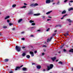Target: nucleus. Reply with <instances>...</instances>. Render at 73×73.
<instances>
[{
    "instance_id": "nucleus-19",
    "label": "nucleus",
    "mask_w": 73,
    "mask_h": 73,
    "mask_svg": "<svg viewBox=\"0 0 73 73\" xmlns=\"http://www.w3.org/2000/svg\"><path fill=\"white\" fill-rule=\"evenodd\" d=\"M32 14H33V12H30L28 13V15H32Z\"/></svg>"
},
{
    "instance_id": "nucleus-35",
    "label": "nucleus",
    "mask_w": 73,
    "mask_h": 73,
    "mask_svg": "<svg viewBox=\"0 0 73 73\" xmlns=\"http://www.w3.org/2000/svg\"><path fill=\"white\" fill-rule=\"evenodd\" d=\"M56 35V33L53 34H52V36H55V35Z\"/></svg>"
},
{
    "instance_id": "nucleus-5",
    "label": "nucleus",
    "mask_w": 73,
    "mask_h": 73,
    "mask_svg": "<svg viewBox=\"0 0 73 73\" xmlns=\"http://www.w3.org/2000/svg\"><path fill=\"white\" fill-rule=\"evenodd\" d=\"M52 37H51L50 38H48L47 39V42H49L50 41V40H52Z\"/></svg>"
},
{
    "instance_id": "nucleus-60",
    "label": "nucleus",
    "mask_w": 73,
    "mask_h": 73,
    "mask_svg": "<svg viewBox=\"0 0 73 73\" xmlns=\"http://www.w3.org/2000/svg\"><path fill=\"white\" fill-rule=\"evenodd\" d=\"M53 5H54V4H55V3H52Z\"/></svg>"
},
{
    "instance_id": "nucleus-8",
    "label": "nucleus",
    "mask_w": 73,
    "mask_h": 73,
    "mask_svg": "<svg viewBox=\"0 0 73 73\" xmlns=\"http://www.w3.org/2000/svg\"><path fill=\"white\" fill-rule=\"evenodd\" d=\"M56 57H54V58H51V59L53 61H54V60H56Z\"/></svg>"
},
{
    "instance_id": "nucleus-4",
    "label": "nucleus",
    "mask_w": 73,
    "mask_h": 73,
    "mask_svg": "<svg viewBox=\"0 0 73 73\" xmlns=\"http://www.w3.org/2000/svg\"><path fill=\"white\" fill-rule=\"evenodd\" d=\"M46 4H49L50 3V0H46Z\"/></svg>"
},
{
    "instance_id": "nucleus-45",
    "label": "nucleus",
    "mask_w": 73,
    "mask_h": 73,
    "mask_svg": "<svg viewBox=\"0 0 73 73\" xmlns=\"http://www.w3.org/2000/svg\"><path fill=\"white\" fill-rule=\"evenodd\" d=\"M59 3H60V2L59 1H58V2L57 3V4L58 5V4H59Z\"/></svg>"
},
{
    "instance_id": "nucleus-21",
    "label": "nucleus",
    "mask_w": 73,
    "mask_h": 73,
    "mask_svg": "<svg viewBox=\"0 0 73 73\" xmlns=\"http://www.w3.org/2000/svg\"><path fill=\"white\" fill-rule=\"evenodd\" d=\"M26 7H27L26 6H24L22 7H21V8H26Z\"/></svg>"
},
{
    "instance_id": "nucleus-59",
    "label": "nucleus",
    "mask_w": 73,
    "mask_h": 73,
    "mask_svg": "<svg viewBox=\"0 0 73 73\" xmlns=\"http://www.w3.org/2000/svg\"><path fill=\"white\" fill-rule=\"evenodd\" d=\"M58 61V60H56V62H57V61Z\"/></svg>"
},
{
    "instance_id": "nucleus-58",
    "label": "nucleus",
    "mask_w": 73,
    "mask_h": 73,
    "mask_svg": "<svg viewBox=\"0 0 73 73\" xmlns=\"http://www.w3.org/2000/svg\"><path fill=\"white\" fill-rule=\"evenodd\" d=\"M57 32V30H55L54 31V32Z\"/></svg>"
},
{
    "instance_id": "nucleus-39",
    "label": "nucleus",
    "mask_w": 73,
    "mask_h": 73,
    "mask_svg": "<svg viewBox=\"0 0 73 73\" xmlns=\"http://www.w3.org/2000/svg\"><path fill=\"white\" fill-rule=\"evenodd\" d=\"M7 28V27L6 26H4L3 27V28Z\"/></svg>"
},
{
    "instance_id": "nucleus-3",
    "label": "nucleus",
    "mask_w": 73,
    "mask_h": 73,
    "mask_svg": "<svg viewBox=\"0 0 73 73\" xmlns=\"http://www.w3.org/2000/svg\"><path fill=\"white\" fill-rule=\"evenodd\" d=\"M22 66H23V65H22L20 67H18V66L15 69V70H17L18 69H20V68H21V67H22Z\"/></svg>"
},
{
    "instance_id": "nucleus-17",
    "label": "nucleus",
    "mask_w": 73,
    "mask_h": 73,
    "mask_svg": "<svg viewBox=\"0 0 73 73\" xmlns=\"http://www.w3.org/2000/svg\"><path fill=\"white\" fill-rule=\"evenodd\" d=\"M23 21V19H19L18 21V23H20L21 21Z\"/></svg>"
},
{
    "instance_id": "nucleus-51",
    "label": "nucleus",
    "mask_w": 73,
    "mask_h": 73,
    "mask_svg": "<svg viewBox=\"0 0 73 73\" xmlns=\"http://www.w3.org/2000/svg\"><path fill=\"white\" fill-rule=\"evenodd\" d=\"M58 25H57L55 26V27H58Z\"/></svg>"
},
{
    "instance_id": "nucleus-54",
    "label": "nucleus",
    "mask_w": 73,
    "mask_h": 73,
    "mask_svg": "<svg viewBox=\"0 0 73 73\" xmlns=\"http://www.w3.org/2000/svg\"><path fill=\"white\" fill-rule=\"evenodd\" d=\"M32 65H35V63H32Z\"/></svg>"
},
{
    "instance_id": "nucleus-16",
    "label": "nucleus",
    "mask_w": 73,
    "mask_h": 73,
    "mask_svg": "<svg viewBox=\"0 0 73 73\" xmlns=\"http://www.w3.org/2000/svg\"><path fill=\"white\" fill-rule=\"evenodd\" d=\"M69 52H73V49L72 48L71 49H70L69 50Z\"/></svg>"
},
{
    "instance_id": "nucleus-13",
    "label": "nucleus",
    "mask_w": 73,
    "mask_h": 73,
    "mask_svg": "<svg viewBox=\"0 0 73 73\" xmlns=\"http://www.w3.org/2000/svg\"><path fill=\"white\" fill-rule=\"evenodd\" d=\"M66 13V11L65 10L63 11L62 13V14H65Z\"/></svg>"
},
{
    "instance_id": "nucleus-36",
    "label": "nucleus",
    "mask_w": 73,
    "mask_h": 73,
    "mask_svg": "<svg viewBox=\"0 0 73 73\" xmlns=\"http://www.w3.org/2000/svg\"><path fill=\"white\" fill-rule=\"evenodd\" d=\"M63 51H64V52H66V49H64Z\"/></svg>"
},
{
    "instance_id": "nucleus-52",
    "label": "nucleus",
    "mask_w": 73,
    "mask_h": 73,
    "mask_svg": "<svg viewBox=\"0 0 73 73\" xmlns=\"http://www.w3.org/2000/svg\"><path fill=\"white\" fill-rule=\"evenodd\" d=\"M49 20H51L50 19H47V21H49Z\"/></svg>"
},
{
    "instance_id": "nucleus-1",
    "label": "nucleus",
    "mask_w": 73,
    "mask_h": 73,
    "mask_svg": "<svg viewBox=\"0 0 73 73\" xmlns=\"http://www.w3.org/2000/svg\"><path fill=\"white\" fill-rule=\"evenodd\" d=\"M50 66H47V70H49L51 69H52L53 68V65L52 64H50Z\"/></svg>"
},
{
    "instance_id": "nucleus-18",
    "label": "nucleus",
    "mask_w": 73,
    "mask_h": 73,
    "mask_svg": "<svg viewBox=\"0 0 73 73\" xmlns=\"http://www.w3.org/2000/svg\"><path fill=\"white\" fill-rule=\"evenodd\" d=\"M8 61H9V59H6L5 60V62H7Z\"/></svg>"
},
{
    "instance_id": "nucleus-46",
    "label": "nucleus",
    "mask_w": 73,
    "mask_h": 73,
    "mask_svg": "<svg viewBox=\"0 0 73 73\" xmlns=\"http://www.w3.org/2000/svg\"><path fill=\"white\" fill-rule=\"evenodd\" d=\"M25 48V47H24V46H23V47H22V49H24V48Z\"/></svg>"
},
{
    "instance_id": "nucleus-7",
    "label": "nucleus",
    "mask_w": 73,
    "mask_h": 73,
    "mask_svg": "<svg viewBox=\"0 0 73 73\" xmlns=\"http://www.w3.org/2000/svg\"><path fill=\"white\" fill-rule=\"evenodd\" d=\"M67 21H68L69 23H72V21L70 19H67Z\"/></svg>"
},
{
    "instance_id": "nucleus-55",
    "label": "nucleus",
    "mask_w": 73,
    "mask_h": 73,
    "mask_svg": "<svg viewBox=\"0 0 73 73\" xmlns=\"http://www.w3.org/2000/svg\"><path fill=\"white\" fill-rule=\"evenodd\" d=\"M43 50L44 52H45V51H46V50L45 49H43Z\"/></svg>"
},
{
    "instance_id": "nucleus-42",
    "label": "nucleus",
    "mask_w": 73,
    "mask_h": 73,
    "mask_svg": "<svg viewBox=\"0 0 73 73\" xmlns=\"http://www.w3.org/2000/svg\"><path fill=\"white\" fill-rule=\"evenodd\" d=\"M42 55L43 56H44V54H45V53H43L42 54Z\"/></svg>"
},
{
    "instance_id": "nucleus-29",
    "label": "nucleus",
    "mask_w": 73,
    "mask_h": 73,
    "mask_svg": "<svg viewBox=\"0 0 73 73\" xmlns=\"http://www.w3.org/2000/svg\"><path fill=\"white\" fill-rule=\"evenodd\" d=\"M59 64H62V62L61 61L59 62Z\"/></svg>"
},
{
    "instance_id": "nucleus-49",
    "label": "nucleus",
    "mask_w": 73,
    "mask_h": 73,
    "mask_svg": "<svg viewBox=\"0 0 73 73\" xmlns=\"http://www.w3.org/2000/svg\"><path fill=\"white\" fill-rule=\"evenodd\" d=\"M63 35H64V36H65V37H66V36H67L66 35H65V34H63Z\"/></svg>"
},
{
    "instance_id": "nucleus-25",
    "label": "nucleus",
    "mask_w": 73,
    "mask_h": 73,
    "mask_svg": "<svg viewBox=\"0 0 73 73\" xmlns=\"http://www.w3.org/2000/svg\"><path fill=\"white\" fill-rule=\"evenodd\" d=\"M16 5H12V7H13V8H14V7H16Z\"/></svg>"
},
{
    "instance_id": "nucleus-50",
    "label": "nucleus",
    "mask_w": 73,
    "mask_h": 73,
    "mask_svg": "<svg viewBox=\"0 0 73 73\" xmlns=\"http://www.w3.org/2000/svg\"><path fill=\"white\" fill-rule=\"evenodd\" d=\"M34 53H37V51H35Z\"/></svg>"
},
{
    "instance_id": "nucleus-33",
    "label": "nucleus",
    "mask_w": 73,
    "mask_h": 73,
    "mask_svg": "<svg viewBox=\"0 0 73 73\" xmlns=\"http://www.w3.org/2000/svg\"><path fill=\"white\" fill-rule=\"evenodd\" d=\"M68 1V0H65L64 1V3H66V2H67Z\"/></svg>"
},
{
    "instance_id": "nucleus-37",
    "label": "nucleus",
    "mask_w": 73,
    "mask_h": 73,
    "mask_svg": "<svg viewBox=\"0 0 73 73\" xmlns=\"http://www.w3.org/2000/svg\"><path fill=\"white\" fill-rule=\"evenodd\" d=\"M49 29H50V28H48V29H47L46 30V31L47 32H48V31H49Z\"/></svg>"
},
{
    "instance_id": "nucleus-32",
    "label": "nucleus",
    "mask_w": 73,
    "mask_h": 73,
    "mask_svg": "<svg viewBox=\"0 0 73 73\" xmlns=\"http://www.w3.org/2000/svg\"><path fill=\"white\" fill-rule=\"evenodd\" d=\"M67 16V14H66V15H63V17H65V16Z\"/></svg>"
},
{
    "instance_id": "nucleus-40",
    "label": "nucleus",
    "mask_w": 73,
    "mask_h": 73,
    "mask_svg": "<svg viewBox=\"0 0 73 73\" xmlns=\"http://www.w3.org/2000/svg\"><path fill=\"white\" fill-rule=\"evenodd\" d=\"M40 31H41V30L40 29L37 30V31L38 32H40Z\"/></svg>"
},
{
    "instance_id": "nucleus-62",
    "label": "nucleus",
    "mask_w": 73,
    "mask_h": 73,
    "mask_svg": "<svg viewBox=\"0 0 73 73\" xmlns=\"http://www.w3.org/2000/svg\"><path fill=\"white\" fill-rule=\"evenodd\" d=\"M54 0H52L51 1L52 2H53V1H54Z\"/></svg>"
},
{
    "instance_id": "nucleus-56",
    "label": "nucleus",
    "mask_w": 73,
    "mask_h": 73,
    "mask_svg": "<svg viewBox=\"0 0 73 73\" xmlns=\"http://www.w3.org/2000/svg\"><path fill=\"white\" fill-rule=\"evenodd\" d=\"M48 17V18H52V17H51L50 16Z\"/></svg>"
},
{
    "instance_id": "nucleus-22",
    "label": "nucleus",
    "mask_w": 73,
    "mask_h": 73,
    "mask_svg": "<svg viewBox=\"0 0 73 73\" xmlns=\"http://www.w3.org/2000/svg\"><path fill=\"white\" fill-rule=\"evenodd\" d=\"M69 32H67V33H65V34L67 36H69V34H68Z\"/></svg>"
},
{
    "instance_id": "nucleus-47",
    "label": "nucleus",
    "mask_w": 73,
    "mask_h": 73,
    "mask_svg": "<svg viewBox=\"0 0 73 73\" xmlns=\"http://www.w3.org/2000/svg\"><path fill=\"white\" fill-rule=\"evenodd\" d=\"M58 27H61V25H58Z\"/></svg>"
},
{
    "instance_id": "nucleus-61",
    "label": "nucleus",
    "mask_w": 73,
    "mask_h": 73,
    "mask_svg": "<svg viewBox=\"0 0 73 73\" xmlns=\"http://www.w3.org/2000/svg\"><path fill=\"white\" fill-rule=\"evenodd\" d=\"M64 19L63 17H62L61 18V19L62 20V19Z\"/></svg>"
},
{
    "instance_id": "nucleus-43",
    "label": "nucleus",
    "mask_w": 73,
    "mask_h": 73,
    "mask_svg": "<svg viewBox=\"0 0 73 73\" xmlns=\"http://www.w3.org/2000/svg\"><path fill=\"white\" fill-rule=\"evenodd\" d=\"M15 28H13L12 29V30H13V31H14V30H15Z\"/></svg>"
},
{
    "instance_id": "nucleus-53",
    "label": "nucleus",
    "mask_w": 73,
    "mask_h": 73,
    "mask_svg": "<svg viewBox=\"0 0 73 73\" xmlns=\"http://www.w3.org/2000/svg\"><path fill=\"white\" fill-rule=\"evenodd\" d=\"M24 5H27V4L25 3H24Z\"/></svg>"
},
{
    "instance_id": "nucleus-2",
    "label": "nucleus",
    "mask_w": 73,
    "mask_h": 73,
    "mask_svg": "<svg viewBox=\"0 0 73 73\" xmlns=\"http://www.w3.org/2000/svg\"><path fill=\"white\" fill-rule=\"evenodd\" d=\"M16 50L18 52H20L21 50V48L19 46H16Z\"/></svg>"
},
{
    "instance_id": "nucleus-15",
    "label": "nucleus",
    "mask_w": 73,
    "mask_h": 73,
    "mask_svg": "<svg viewBox=\"0 0 73 73\" xmlns=\"http://www.w3.org/2000/svg\"><path fill=\"white\" fill-rule=\"evenodd\" d=\"M73 9L72 8H70L68 10V11H72L73 10Z\"/></svg>"
},
{
    "instance_id": "nucleus-30",
    "label": "nucleus",
    "mask_w": 73,
    "mask_h": 73,
    "mask_svg": "<svg viewBox=\"0 0 73 73\" xmlns=\"http://www.w3.org/2000/svg\"><path fill=\"white\" fill-rule=\"evenodd\" d=\"M22 40H25V38H22L21 39Z\"/></svg>"
},
{
    "instance_id": "nucleus-20",
    "label": "nucleus",
    "mask_w": 73,
    "mask_h": 73,
    "mask_svg": "<svg viewBox=\"0 0 73 73\" xmlns=\"http://www.w3.org/2000/svg\"><path fill=\"white\" fill-rule=\"evenodd\" d=\"M27 58H30V56L29 55H27L26 56Z\"/></svg>"
},
{
    "instance_id": "nucleus-6",
    "label": "nucleus",
    "mask_w": 73,
    "mask_h": 73,
    "mask_svg": "<svg viewBox=\"0 0 73 73\" xmlns=\"http://www.w3.org/2000/svg\"><path fill=\"white\" fill-rule=\"evenodd\" d=\"M30 53L31 54L32 57L34 56V54H33V52L32 51L30 52Z\"/></svg>"
},
{
    "instance_id": "nucleus-27",
    "label": "nucleus",
    "mask_w": 73,
    "mask_h": 73,
    "mask_svg": "<svg viewBox=\"0 0 73 73\" xmlns=\"http://www.w3.org/2000/svg\"><path fill=\"white\" fill-rule=\"evenodd\" d=\"M38 5V4L37 3H35V4H34V6H37Z\"/></svg>"
},
{
    "instance_id": "nucleus-48",
    "label": "nucleus",
    "mask_w": 73,
    "mask_h": 73,
    "mask_svg": "<svg viewBox=\"0 0 73 73\" xmlns=\"http://www.w3.org/2000/svg\"><path fill=\"white\" fill-rule=\"evenodd\" d=\"M31 37H33V35H31V36H30Z\"/></svg>"
},
{
    "instance_id": "nucleus-38",
    "label": "nucleus",
    "mask_w": 73,
    "mask_h": 73,
    "mask_svg": "<svg viewBox=\"0 0 73 73\" xmlns=\"http://www.w3.org/2000/svg\"><path fill=\"white\" fill-rule=\"evenodd\" d=\"M42 47H45V48H46V46L45 45H44L42 46Z\"/></svg>"
},
{
    "instance_id": "nucleus-12",
    "label": "nucleus",
    "mask_w": 73,
    "mask_h": 73,
    "mask_svg": "<svg viewBox=\"0 0 73 73\" xmlns=\"http://www.w3.org/2000/svg\"><path fill=\"white\" fill-rule=\"evenodd\" d=\"M52 12V11H48V12H47V13H46V15H48V14H50V13H51V12Z\"/></svg>"
},
{
    "instance_id": "nucleus-9",
    "label": "nucleus",
    "mask_w": 73,
    "mask_h": 73,
    "mask_svg": "<svg viewBox=\"0 0 73 73\" xmlns=\"http://www.w3.org/2000/svg\"><path fill=\"white\" fill-rule=\"evenodd\" d=\"M40 15V14L38 13V14H34V16H39Z\"/></svg>"
},
{
    "instance_id": "nucleus-64",
    "label": "nucleus",
    "mask_w": 73,
    "mask_h": 73,
    "mask_svg": "<svg viewBox=\"0 0 73 73\" xmlns=\"http://www.w3.org/2000/svg\"><path fill=\"white\" fill-rule=\"evenodd\" d=\"M69 5H70V3H69Z\"/></svg>"
},
{
    "instance_id": "nucleus-34",
    "label": "nucleus",
    "mask_w": 73,
    "mask_h": 73,
    "mask_svg": "<svg viewBox=\"0 0 73 73\" xmlns=\"http://www.w3.org/2000/svg\"><path fill=\"white\" fill-rule=\"evenodd\" d=\"M10 21H9V20H7V23H9Z\"/></svg>"
},
{
    "instance_id": "nucleus-23",
    "label": "nucleus",
    "mask_w": 73,
    "mask_h": 73,
    "mask_svg": "<svg viewBox=\"0 0 73 73\" xmlns=\"http://www.w3.org/2000/svg\"><path fill=\"white\" fill-rule=\"evenodd\" d=\"M33 6H34V4H31L30 5V7H33Z\"/></svg>"
},
{
    "instance_id": "nucleus-24",
    "label": "nucleus",
    "mask_w": 73,
    "mask_h": 73,
    "mask_svg": "<svg viewBox=\"0 0 73 73\" xmlns=\"http://www.w3.org/2000/svg\"><path fill=\"white\" fill-rule=\"evenodd\" d=\"M29 22L31 23H33V22H34V21L32 20H30Z\"/></svg>"
},
{
    "instance_id": "nucleus-26",
    "label": "nucleus",
    "mask_w": 73,
    "mask_h": 73,
    "mask_svg": "<svg viewBox=\"0 0 73 73\" xmlns=\"http://www.w3.org/2000/svg\"><path fill=\"white\" fill-rule=\"evenodd\" d=\"M25 56V53H23L22 54V56Z\"/></svg>"
},
{
    "instance_id": "nucleus-63",
    "label": "nucleus",
    "mask_w": 73,
    "mask_h": 73,
    "mask_svg": "<svg viewBox=\"0 0 73 73\" xmlns=\"http://www.w3.org/2000/svg\"><path fill=\"white\" fill-rule=\"evenodd\" d=\"M69 25H71V23H69Z\"/></svg>"
},
{
    "instance_id": "nucleus-41",
    "label": "nucleus",
    "mask_w": 73,
    "mask_h": 73,
    "mask_svg": "<svg viewBox=\"0 0 73 73\" xmlns=\"http://www.w3.org/2000/svg\"><path fill=\"white\" fill-rule=\"evenodd\" d=\"M9 25L10 26H11V25H12V24L10 23L9 24Z\"/></svg>"
},
{
    "instance_id": "nucleus-28",
    "label": "nucleus",
    "mask_w": 73,
    "mask_h": 73,
    "mask_svg": "<svg viewBox=\"0 0 73 73\" xmlns=\"http://www.w3.org/2000/svg\"><path fill=\"white\" fill-rule=\"evenodd\" d=\"M42 19H43V20H44V19H45V17L44 16H42Z\"/></svg>"
},
{
    "instance_id": "nucleus-10",
    "label": "nucleus",
    "mask_w": 73,
    "mask_h": 73,
    "mask_svg": "<svg viewBox=\"0 0 73 73\" xmlns=\"http://www.w3.org/2000/svg\"><path fill=\"white\" fill-rule=\"evenodd\" d=\"M22 70L24 71H27V68H26L24 67L22 68Z\"/></svg>"
},
{
    "instance_id": "nucleus-31",
    "label": "nucleus",
    "mask_w": 73,
    "mask_h": 73,
    "mask_svg": "<svg viewBox=\"0 0 73 73\" xmlns=\"http://www.w3.org/2000/svg\"><path fill=\"white\" fill-rule=\"evenodd\" d=\"M32 25H35V23H32Z\"/></svg>"
},
{
    "instance_id": "nucleus-57",
    "label": "nucleus",
    "mask_w": 73,
    "mask_h": 73,
    "mask_svg": "<svg viewBox=\"0 0 73 73\" xmlns=\"http://www.w3.org/2000/svg\"><path fill=\"white\" fill-rule=\"evenodd\" d=\"M9 73H13V72H12V71H11Z\"/></svg>"
},
{
    "instance_id": "nucleus-14",
    "label": "nucleus",
    "mask_w": 73,
    "mask_h": 73,
    "mask_svg": "<svg viewBox=\"0 0 73 73\" xmlns=\"http://www.w3.org/2000/svg\"><path fill=\"white\" fill-rule=\"evenodd\" d=\"M9 16H8L6 17H5V19L6 20L7 19H9Z\"/></svg>"
},
{
    "instance_id": "nucleus-44",
    "label": "nucleus",
    "mask_w": 73,
    "mask_h": 73,
    "mask_svg": "<svg viewBox=\"0 0 73 73\" xmlns=\"http://www.w3.org/2000/svg\"><path fill=\"white\" fill-rule=\"evenodd\" d=\"M70 3H73V1L72 0H71V1H70Z\"/></svg>"
},
{
    "instance_id": "nucleus-11",
    "label": "nucleus",
    "mask_w": 73,
    "mask_h": 73,
    "mask_svg": "<svg viewBox=\"0 0 73 73\" xmlns=\"http://www.w3.org/2000/svg\"><path fill=\"white\" fill-rule=\"evenodd\" d=\"M41 68V67L40 66H37V68L38 69H40Z\"/></svg>"
}]
</instances>
